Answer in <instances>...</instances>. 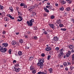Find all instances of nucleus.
<instances>
[{
	"mask_svg": "<svg viewBox=\"0 0 74 74\" xmlns=\"http://www.w3.org/2000/svg\"><path fill=\"white\" fill-rule=\"evenodd\" d=\"M18 18H19L20 19H22V17L21 16H18Z\"/></svg>",
	"mask_w": 74,
	"mask_h": 74,
	"instance_id": "4d7b16f0",
	"label": "nucleus"
},
{
	"mask_svg": "<svg viewBox=\"0 0 74 74\" xmlns=\"http://www.w3.org/2000/svg\"><path fill=\"white\" fill-rule=\"evenodd\" d=\"M49 7H50V6H48V5H47V6H46V8H49Z\"/></svg>",
	"mask_w": 74,
	"mask_h": 74,
	"instance_id": "13d9d810",
	"label": "nucleus"
},
{
	"mask_svg": "<svg viewBox=\"0 0 74 74\" xmlns=\"http://www.w3.org/2000/svg\"><path fill=\"white\" fill-rule=\"evenodd\" d=\"M67 64L68 65H70L71 64V63H70V62H67Z\"/></svg>",
	"mask_w": 74,
	"mask_h": 74,
	"instance_id": "8fccbe9b",
	"label": "nucleus"
},
{
	"mask_svg": "<svg viewBox=\"0 0 74 74\" xmlns=\"http://www.w3.org/2000/svg\"><path fill=\"white\" fill-rule=\"evenodd\" d=\"M16 44V45H17V46H19V43L18 42H17Z\"/></svg>",
	"mask_w": 74,
	"mask_h": 74,
	"instance_id": "de8ad7c7",
	"label": "nucleus"
},
{
	"mask_svg": "<svg viewBox=\"0 0 74 74\" xmlns=\"http://www.w3.org/2000/svg\"><path fill=\"white\" fill-rule=\"evenodd\" d=\"M60 1V3H62L63 4H66V1H65L64 0H61Z\"/></svg>",
	"mask_w": 74,
	"mask_h": 74,
	"instance_id": "a211bd4d",
	"label": "nucleus"
},
{
	"mask_svg": "<svg viewBox=\"0 0 74 74\" xmlns=\"http://www.w3.org/2000/svg\"><path fill=\"white\" fill-rule=\"evenodd\" d=\"M7 16L8 17H9V18H10L11 16V15H10V14H8L7 15Z\"/></svg>",
	"mask_w": 74,
	"mask_h": 74,
	"instance_id": "09e8293b",
	"label": "nucleus"
},
{
	"mask_svg": "<svg viewBox=\"0 0 74 74\" xmlns=\"http://www.w3.org/2000/svg\"><path fill=\"white\" fill-rule=\"evenodd\" d=\"M47 4L48 5H50V3L48 2L47 3Z\"/></svg>",
	"mask_w": 74,
	"mask_h": 74,
	"instance_id": "69168bd1",
	"label": "nucleus"
},
{
	"mask_svg": "<svg viewBox=\"0 0 74 74\" xmlns=\"http://www.w3.org/2000/svg\"><path fill=\"white\" fill-rule=\"evenodd\" d=\"M19 42L20 43L22 44V43H23V40L22 39H20L19 40Z\"/></svg>",
	"mask_w": 74,
	"mask_h": 74,
	"instance_id": "aec40b11",
	"label": "nucleus"
},
{
	"mask_svg": "<svg viewBox=\"0 0 74 74\" xmlns=\"http://www.w3.org/2000/svg\"><path fill=\"white\" fill-rule=\"evenodd\" d=\"M45 12H49V10H48L47 8H46V9H45Z\"/></svg>",
	"mask_w": 74,
	"mask_h": 74,
	"instance_id": "bb28decb",
	"label": "nucleus"
},
{
	"mask_svg": "<svg viewBox=\"0 0 74 74\" xmlns=\"http://www.w3.org/2000/svg\"><path fill=\"white\" fill-rule=\"evenodd\" d=\"M47 38H50V37L49 36V34H47Z\"/></svg>",
	"mask_w": 74,
	"mask_h": 74,
	"instance_id": "ea45409f",
	"label": "nucleus"
},
{
	"mask_svg": "<svg viewBox=\"0 0 74 74\" xmlns=\"http://www.w3.org/2000/svg\"><path fill=\"white\" fill-rule=\"evenodd\" d=\"M33 59H34V57L31 56L29 58V60L31 61V60H32Z\"/></svg>",
	"mask_w": 74,
	"mask_h": 74,
	"instance_id": "ddd939ff",
	"label": "nucleus"
},
{
	"mask_svg": "<svg viewBox=\"0 0 74 74\" xmlns=\"http://www.w3.org/2000/svg\"><path fill=\"white\" fill-rule=\"evenodd\" d=\"M67 30L66 28H63V31H66Z\"/></svg>",
	"mask_w": 74,
	"mask_h": 74,
	"instance_id": "680f3d73",
	"label": "nucleus"
},
{
	"mask_svg": "<svg viewBox=\"0 0 74 74\" xmlns=\"http://www.w3.org/2000/svg\"><path fill=\"white\" fill-rule=\"evenodd\" d=\"M53 39L55 41H56V42H57V41H58V37L57 36H55L53 38Z\"/></svg>",
	"mask_w": 74,
	"mask_h": 74,
	"instance_id": "9b49d317",
	"label": "nucleus"
},
{
	"mask_svg": "<svg viewBox=\"0 0 74 74\" xmlns=\"http://www.w3.org/2000/svg\"><path fill=\"white\" fill-rule=\"evenodd\" d=\"M59 49V47H57L56 48V51H58Z\"/></svg>",
	"mask_w": 74,
	"mask_h": 74,
	"instance_id": "a19ab883",
	"label": "nucleus"
},
{
	"mask_svg": "<svg viewBox=\"0 0 74 74\" xmlns=\"http://www.w3.org/2000/svg\"><path fill=\"white\" fill-rule=\"evenodd\" d=\"M65 70L67 71V70H68V68H67V67L65 69Z\"/></svg>",
	"mask_w": 74,
	"mask_h": 74,
	"instance_id": "774afa93",
	"label": "nucleus"
},
{
	"mask_svg": "<svg viewBox=\"0 0 74 74\" xmlns=\"http://www.w3.org/2000/svg\"><path fill=\"white\" fill-rule=\"evenodd\" d=\"M64 66H66V67L68 65L67 64V62H64Z\"/></svg>",
	"mask_w": 74,
	"mask_h": 74,
	"instance_id": "a878e982",
	"label": "nucleus"
},
{
	"mask_svg": "<svg viewBox=\"0 0 74 74\" xmlns=\"http://www.w3.org/2000/svg\"><path fill=\"white\" fill-rule=\"evenodd\" d=\"M60 10H61V11H63L64 10V8H63V7L61 8H60Z\"/></svg>",
	"mask_w": 74,
	"mask_h": 74,
	"instance_id": "473e14b6",
	"label": "nucleus"
},
{
	"mask_svg": "<svg viewBox=\"0 0 74 74\" xmlns=\"http://www.w3.org/2000/svg\"><path fill=\"white\" fill-rule=\"evenodd\" d=\"M59 26L60 27H63V25L62 24H60L59 25Z\"/></svg>",
	"mask_w": 74,
	"mask_h": 74,
	"instance_id": "f704fd0d",
	"label": "nucleus"
},
{
	"mask_svg": "<svg viewBox=\"0 0 74 74\" xmlns=\"http://www.w3.org/2000/svg\"><path fill=\"white\" fill-rule=\"evenodd\" d=\"M69 49L70 50H72L73 49H74V46L72 45H70L69 47Z\"/></svg>",
	"mask_w": 74,
	"mask_h": 74,
	"instance_id": "6e6552de",
	"label": "nucleus"
},
{
	"mask_svg": "<svg viewBox=\"0 0 74 74\" xmlns=\"http://www.w3.org/2000/svg\"><path fill=\"white\" fill-rule=\"evenodd\" d=\"M25 5V4L23 3H21L20 4V6L21 7H22V6H24Z\"/></svg>",
	"mask_w": 74,
	"mask_h": 74,
	"instance_id": "cd10ccee",
	"label": "nucleus"
},
{
	"mask_svg": "<svg viewBox=\"0 0 74 74\" xmlns=\"http://www.w3.org/2000/svg\"><path fill=\"white\" fill-rule=\"evenodd\" d=\"M51 19H54V18H55V16H51Z\"/></svg>",
	"mask_w": 74,
	"mask_h": 74,
	"instance_id": "58836bf2",
	"label": "nucleus"
},
{
	"mask_svg": "<svg viewBox=\"0 0 74 74\" xmlns=\"http://www.w3.org/2000/svg\"><path fill=\"white\" fill-rule=\"evenodd\" d=\"M49 25L51 27L52 29H53V30H54V29H55V25L52 24H49Z\"/></svg>",
	"mask_w": 74,
	"mask_h": 74,
	"instance_id": "1a4fd4ad",
	"label": "nucleus"
},
{
	"mask_svg": "<svg viewBox=\"0 0 74 74\" xmlns=\"http://www.w3.org/2000/svg\"><path fill=\"white\" fill-rule=\"evenodd\" d=\"M56 22L58 24H59V23H60L62 22V21H61V20L60 19H59Z\"/></svg>",
	"mask_w": 74,
	"mask_h": 74,
	"instance_id": "4468645a",
	"label": "nucleus"
},
{
	"mask_svg": "<svg viewBox=\"0 0 74 74\" xmlns=\"http://www.w3.org/2000/svg\"><path fill=\"white\" fill-rule=\"evenodd\" d=\"M70 10H71L70 8V7H68L66 8V10L67 11H69Z\"/></svg>",
	"mask_w": 74,
	"mask_h": 74,
	"instance_id": "412c9836",
	"label": "nucleus"
},
{
	"mask_svg": "<svg viewBox=\"0 0 74 74\" xmlns=\"http://www.w3.org/2000/svg\"><path fill=\"white\" fill-rule=\"evenodd\" d=\"M71 22H74V19L72 18V19L71 20Z\"/></svg>",
	"mask_w": 74,
	"mask_h": 74,
	"instance_id": "052dcab7",
	"label": "nucleus"
},
{
	"mask_svg": "<svg viewBox=\"0 0 74 74\" xmlns=\"http://www.w3.org/2000/svg\"><path fill=\"white\" fill-rule=\"evenodd\" d=\"M41 56H42V57H44V56H45V54H44V53H42Z\"/></svg>",
	"mask_w": 74,
	"mask_h": 74,
	"instance_id": "c9c22d12",
	"label": "nucleus"
},
{
	"mask_svg": "<svg viewBox=\"0 0 74 74\" xmlns=\"http://www.w3.org/2000/svg\"><path fill=\"white\" fill-rule=\"evenodd\" d=\"M23 8H27V5H25H25H24V6Z\"/></svg>",
	"mask_w": 74,
	"mask_h": 74,
	"instance_id": "79ce46f5",
	"label": "nucleus"
},
{
	"mask_svg": "<svg viewBox=\"0 0 74 74\" xmlns=\"http://www.w3.org/2000/svg\"><path fill=\"white\" fill-rule=\"evenodd\" d=\"M49 10H50V11H51V10H52V6H50V7H49Z\"/></svg>",
	"mask_w": 74,
	"mask_h": 74,
	"instance_id": "c85d7f7f",
	"label": "nucleus"
},
{
	"mask_svg": "<svg viewBox=\"0 0 74 74\" xmlns=\"http://www.w3.org/2000/svg\"><path fill=\"white\" fill-rule=\"evenodd\" d=\"M19 34V32L16 33V35H18V34Z\"/></svg>",
	"mask_w": 74,
	"mask_h": 74,
	"instance_id": "338daca9",
	"label": "nucleus"
},
{
	"mask_svg": "<svg viewBox=\"0 0 74 74\" xmlns=\"http://www.w3.org/2000/svg\"><path fill=\"white\" fill-rule=\"evenodd\" d=\"M18 15H20L21 16H22V13H21V12H19V11H18Z\"/></svg>",
	"mask_w": 74,
	"mask_h": 74,
	"instance_id": "5701e85b",
	"label": "nucleus"
},
{
	"mask_svg": "<svg viewBox=\"0 0 74 74\" xmlns=\"http://www.w3.org/2000/svg\"><path fill=\"white\" fill-rule=\"evenodd\" d=\"M52 49H51V48L49 47V51H51Z\"/></svg>",
	"mask_w": 74,
	"mask_h": 74,
	"instance_id": "a18cd8bd",
	"label": "nucleus"
},
{
	"mask_svg": "<svg viewBox=\"0 0 74 74\" xmlns=\"http://www.w3.org/2000/svg\"><path fill=\"white\" fill-rule=\"evenodd\" d=\"M18 55L19 56H21L22 55V52L21 51H19L18 52Z\"/></svg>",
	"mask_w": 74,
	"mask_h": 74,
	"instance_id": "2eb2a0df",
	"label": "nucleus"
},
{
	"mask_svg": "<svg viewBox=\"0 0 74 74\" xmlns=\"http://www.w3.org/2000/svg\"><path fill=\"white\" fill-rule=\"evenodd\" d=\"M34 30H37V27H36V26L34 27Z\"/></svg>",
	"mask_w": 74,
	"mask_h": 74,
	"instance_id": "c03bdc74",
	"label": "nucleus"
},
{
	"mask_svg": "<svg viewBox=\"0 0 74 74\" xmlns=\"http://www.w3.org/2000/svg\"><path fill=\"white\" fill-rule=\"evenodd\" d=\"M60 53V52L59 54L58 55V58H59V59H61V58H62V56Z\"/></svg>",
	"mask_w": 74,
	"mask_h": 74,
	"instance_id": "f3484780",
	"label": "nucleus"
},
{
	"mask_svg": "<svg viewBox=\"0 0 74 74\" xmlns=\"http://www.w3.org/2000/svg\"><path fill=\"white\" fill-rule=\"evenodd\" d=\"M34 38L35 39V40H37V36H35L34 37Z\"/></svg>",
	"mask_w": 74,
	"mask_h": 74,
	"instance_id": "3c124183",
	"label": "nucleus"
},
{
	"mask_svg": "<svg viewBox=\"0 0 74 74\" xmlns=\"http://www.w3.org/2000/svg\"><path fill=\"white\" fill-rule=\"evenodd\" d=\"M38 4L37 3H35L34 5L30 6L28 8V10L29 11H32L33 9L35 8L36 7H38Z\"/></svg>",
	"mask_w": 74,
	"mask_h": 74,
	"instance_id": "f03ea898",
	"label": "nucleus"
},
{
	"mask_svg": "<svg viewBox=\"0 0 74 74\" xmlns=\"http://www.w3.org/2000/svg\"><path fill=\"white\" fill-rule=\"evenodd\" d=\"M25 48L27 49H29V47H27L26 46L25 47Z\"/></svg>",
	"mask_w": 74,
	"mask_h": 74,
	"instance_id": "6e6d98bb",
	"label": "nucleus"
},
{
	"mask_svg": "<svg viewBox=\"0 0 74 74\" xmlns=\"http://www.w3.org/2000/svg\"><path fill=\"white\" fill-rule=\"evenodd\" d=\"M16 60H13V63H16Z\"/></svg>",
	"mask_w": 74,
	"mask_h": 74,
	"instance_id": "603ef678",
	"label": "nucleus"
},
{
	"mask_svg": "<svg viewBox=\"0 0 74 74\" xmlns=\"http://www.w3.org/2000/svg\"><path fill=\"white\" fill-rule=\"evenodd\" d=\"M16 44V42L15 41H13L12 42V44L13 45H15Z\"/></svg>",
	"mask_w": 74,
	"mask_h": 74,
	"instance_id": "dca6fc26",
	"label": "nucleus"
},
{
	"mask_svg": "<svg viewBox=\"0 0 74 74\" xmlns=\"http://www.w3.org/2000/svg\"><path fill=\"white\" fill-rule=\"evenodd\" d=\"M32 73L33 74H35V73H36V70L35 69L33 70Z\"/></svg>",
	"mask_w": 74,
	"mask_h": 74,
	"instance_id": "4be33fe9",
	"label": "nucleus"
},
{
	"mask_svg": "<svg viewBox=\"0 0 74 74\" xmlns=\"http://www.w3.org/2000/svg\"><path fill=\"white\" fill-rule=\"evenodd\" d=\"M43 15L44 16H47V14L45 13H44L43 14Z\"/></svg>",
	"mask_w": 74,
	"mask_h": 74,
	"instance_id": "49530a36",
	"label": "nucleus"
},
{
	"mask_svg": "<svg viewBox=\"0 0 74 74\" xmlns=\"http://www.w3.org/2000/svg\"><path fill=\"white\" fill-rule=\"evenodd\" d=\"M44 60L42 59H39L38 61V63L37 64L38 66H40V67L41 69V67H43V63Z\"/></svg>",
	"mask_w": 74,
	"mask_h": 74,
	"instance_id": "f257e3e1",
	"label": "nucleus"
},
{
	"mask_svg": "<svg viewBox=\"0 0 74 74\" xmlns=\"http://www.w3.org/2000/svg\"><path fill=\"white\" fill-rule=\"evenodd\" d=\"M70 54H71V51H69L66 54V56L69 57L70 56Z\"/></svg>",
	"mask_w": 74,
	"mask_h": 74,
	"instance_id": "9d476101",
	"label": "nucleus"
},
{
	"mask_svg": "<svg viewBox=\"0 0 74 74\" xmlns=\"http://www.w3.org/2000/svg\"><path fill=\"white\" fill-rule=\"evenodd\" d=\"M8 45V44L7 43H4L2 44V46L4 47H7Z\"/></svg>",
	"mask_w": 74,
	"mask_h": 74,
	"instance_id": "0eeeda50",
	"label": "nucleus"
},
{
	"mask_svg": "<svg viewBox=\"0 0 74 74\" xmlns=\"http://www.w3.org/2000/svg\"><path fill=\"white\" fill-rule=\"evenodd\" d=\"M15 66L16 67H18V66H19V64H16Z\"/></svg>",
	"mask_w": 74,
	"mask_h": 74,
	"instance_id": "bf43d9fd",
	"label": "nucleus"
},
{
	"mask_svg": "<svg viewBox=\"0 0 74 74\" xmlns=\"http://www.w3.org/2000/svg\"><path fill=\"white\" fill-rule=\"evenodd\" d=\"M63 49L62 48L59 50V52H60V55H61V58H62V57H64V54H63Z\"/></svg>",
	"mask_w": 74,
	"mask_h": 74,
	"instance_id": "39448f33",
	"label": "nucleus"
},
{
	"mask_svg": "<svg viewBox=\"0 0 74 74\" xmlns=\"http://www.w3.org/2000/svg\"><path fill=\"white\" fill-rule=\"evenodd\" d=\"M10 18V19H14V18L12 17V16H11Z\"/></svg>",
	"mask_w": 74,
	"mask_h": 74,
	"instance_id": "864d4df0",
	"label": "nucleus"
},
{
	"mask_svg": "<svg viewBox=\"0 0 74 74\" xmlns=\"http://www.w3.org/2000/svg\"><path fill=\"white\" fill-rule=\"evenodd\" d=\"M71 52L72 53H74V49H72V50L71 51Z\"/></svg>",
	"mask_w": 74,
	"mask_h": 74,
	"instance_id": "37998d69",
	"label": "nucleus"
},
{
	"mask_svg": "<svg viewBox=\"0 0 74 74\" xmlns=\"http://www.w3.org/2000/svg\"><path fill=\"white\" fill-rule=\"evenodd\" d=\"M70 69H71V70H73V69H74V67L73 66H70Z\"/></svg>",
	"mask_w": 74,
	"mask_h": 74,
	"instance_id": "4c0bfd02",
	"label": "nucleus"
},
{
	"mask_svg": "<svg viewBox=\"0 0 74 74\" xmlns=\"http://www.w3.org/2000/svg\"><path fill=\"white\" fill-rule=\"evenodd\" d=\"M44 34H48V32L45 31V32H44Z\"/></svg>",
	"mask_w": 74,
	"mask_h": 74,
	"instance_id": "5fc2aeb1",
	"label": "nucleus"
},
{
	"mask_svg": "<svg viewBox=\"0 0 74 74\" xmlns=\"http://www.w3.org/2000/svg\"><path fill=\"white\" fill-rule=\"evenodd\" d=\"M9 9L10 10L11 12H13V10H12V7H10Z\"/></svg>",
	"mask_w": 74,
	"mask_h": 74,
	"instance_id": "393cba45",
	"label": "nucleus"
},
{
	"mask_svg": "<svg viewBox=\"0 0 74 74\" xmlns=\"http://www.w3.org/2000/svg\"><path fill=\"white\" fill-rule=\"evenodd\" d=\"M4 19L5 21H9V20L8 19V18L6 17H5L4 18Z\"/></svg>",
	"mask_w": 74,
	"mask_h": 74,
	"instance_id": "6ab92c4d",
	"label": "nucleus"
},
{
	"mask_svg": "<svg viewBox=\"0 0 74 74\" xmlns=\"http://www.w3.org/2000/svg\"><path fill=\"white\" fill-rule=\"evenodd\" d=\"M53 71V69H52V68H50L48 69V71H49V73H50V74H51V73H52Z\"/></svg>",
	"mask_w": 74,
	"mask_h": 74,
	"instance_id": "f8f14e48",
	"label": "nucleus"
},
{
	"mask_svg": "<svg viewBox=\"0 0 74 74\" xmlns=\"http://www.w3.org/2000/svg\"><path fill=\"white\" fill-rule=\"evenodd\" d=\"M7 51V49L5 48H4L3 47H2L1 49H0V51L4 53H5L6 51Z\"/></svg>",
	"mask_w": 74,
	"mask_h": 74,
	"instance_id": "20e7f679",
	"label": "nucleus"
},
{
	"mask_svg": "<svg viewBox=\"0 0 74 74\" xmlns=\"http://www.w3.org/2000/svg\"><path fill=\"white\" fill-rule=\"evenodd\" d=\"M34 22V19H32L31 20H29V21H27V23L28 24V26H33V23Z\"/></svg>",
	"mask_w": 74,
	"mask_h": 74,
	"instance_id": "7ed1b4c3",
	"label": "nucleus"
},
{
	"mask_svg": "<svg viewBox=\"0 0 74 74\" xmlns=\"http://www.w3.org/2000/svg\"><path fill=\"white\" fill-rule=\"evenodd\" d=\"M50 58H51L50 55H49L48 56H47V60H49Z\"/></svg>",
	"mask_w": 74,
	"mask_h": 74,
	"instance_id": "c756f323",
	"label": "nucleus"
},
{
	"mask_svg": "<svg viewBox=\"0 0 74 74\" xmlns=\"http://www.w3.org/2000/svg\"><path fill=\"white\" fill-rule=\"evenodd\" d=\"M9 53H10V54H11V51L10 50L9 51Z\"/></svg>",
	"mask_w": 74,
	"mask_h": 74,
	"instance_id": "e2e57ef3",
	"label": "nucleus"
},
{
	"mask_svg": "<svg viewBox=\"0 0 74 74\" xmlns=\"http://www.w3.org/2000/svg\"><path fill=\"white\" fill-rule=\"evenodd\" d=\"M6 33V32L5 30L3 31V32H2V34H5Z\"/></svg>",
	"mask_w": 74,
	"mask_h": 74,
	"instance_id": "e433bc0d",
	"label": "nucleus"
},
{
	"mask_svg": "<svg viewBox=\"0 0 74 74\" xmlns=\"http://www.w3.org/2000/svg\"><path fill=\"white\" fill-rule=\"evenodd\" d=\"M30 69L31 70H33L34 69V68L32 66H31L30 68Z\"/></svg>",
	"mask_w": 74,
	"mask_h": 74,
	"instance_id": "7c9ffc66",
	"label": "nucleus"
},
{
	"mask_svg": "<svg viewBox=\"0 0 74 74\" xmlns=\"http://www.w3.org/2000/svg\"><path fill=\"white\" fill-rule=\"evenodd\" d=\"M44 72L40 71V74H44Z\"/></svg>",
	"mask_w": 74,
	"mask_h": 74,
	"instance_id": "0e129e2a",
	"label": "nucleus"
},
{
	"mask_svg": "<svg viewBox=\"0 0 74 74\" xmlns=\"http://www.w3.org/2000/svg\"><path fill=\"white\" fill-rule=\"evenodd\" d=\"M14 69H15V71L17 72H19V71L21 70V69L18 68H15V67L14 68Z\"/></svg>",
	"mask_w": 74,
	"mask_h": 74,
	"instance_id": "423d86ee",
	"label": "nucleus"
},
{
	"mask_svg": "<svg viewBox=\"0 0 74 74\" xmlns=\"http://www.w3.org/2000/svg\"><path fill=\"white\" fill-rule=\"evenodd\" d=\"M23 19V18H21L20 19H18L17 21L18 22H21L22 21Z\"/></svg>",
	"mask_w": 74,
	"mask_h": 74,
	"instance_id": "2f4dec72",
	"label": "nucleus"
},
{
	"mask_svg": "<svg viewBox=\"0 0 74 74\" xmlns=\"http://www.w3.org/2000/svg\"><path fill=\"white\" fill-rule=\"evenodd\" d=\"M0 9L1 10H3L4 9V6L1 5H0Z\"/></svg>",
	"mask_w": 74,
	"mask_h": 74,
	"instance_id": "b1692460",
	"label": "nucleus"
},
{
	"mask_svg": "<svg viewBox=\"0 0 74 74\" xmlns=\"http://www.w3.org/2000/svg\"><path fill=\"white\" fill-rule=\"evenodd\" d=\"M45 50L47 51H49V47H46L45 49Z\"/></svg>",
	"mask_w": 74,
	"mask_h": 74,
	"instance_id": "72a5a7b5",
	"label": "nucleus"
}]
</instances>
